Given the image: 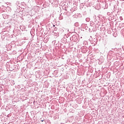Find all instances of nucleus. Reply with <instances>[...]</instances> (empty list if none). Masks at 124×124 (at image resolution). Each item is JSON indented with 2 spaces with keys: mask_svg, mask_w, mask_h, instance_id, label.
<instances>
[{
  "mask_svg": "<svg viewBox=\"0 0 124 124\" xmlns=\"http://www.w3.org/2000/svg\"><path fill=\"white\" fill-rule=\"evenodd\" d=\"M41 122H44V120H41Z\"/></svg>",
  "mask_w": 124,
  "mask_h": 124,
  "instance_id": "obj_1",
  "label": "nucleus"
}]
</instances>
